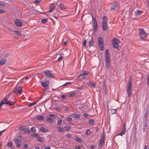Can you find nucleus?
Listing matches in <instances>:
<instances>
[{
	"label": "nucleus",
	"instance_id": "f257e3e1",
	"mask_svg": "<svg viewBox=\"0 0 149 149\" xmlns=\"http://www.w3.org/2000/svg\"><path fill=\"white\" fill-rule=\"evenodd\" d=\"M107 18L106 16H104L102 18V28L103 31H106L108 28Z\"/></svg>",
	"mask_w": 149,
	"mask_h": 149
},
{
	"label": "nucleus",
	"instance_id": "f03ea898",
	"mask_svg": "<svg viewBox=\"0 0 149 149\" xmlns=\"http://www.w3.org/2000/svg\"><path fill=\"white\" fill-rule=\"evenodd\" d=\"M97 41L100 49L102 51H103L104 50V44L102 38L101 37H99L97 38Z\"/></svg>",
	"mask_w": 149,
	"mask_h": 149
},
{
	"label": "nucleus",
	"instance_id": "7ed1b4c3",
	"mask_svg": "<svg viewBox=\"0 0 149 149\" xmlns=\"http://www.w3.org/2000/svg\"><path fill=\"white\" fill-rule=\"evenodd\" d=\"M127 93L128 97H130L132 93V81L131 78L129 80L128 85L127 87Z\"/></svg>",
	"mask_w": 149,
	"mask_h": 149
},
{
	"label": "nucleus",
	"instance_id": "20e7f679",
	"mask_svg": "<svg viewBox=\"0 0 149 149\" xmlns=\"http://www.w3.org/2000/svg\"><path fill=\"white\" fill-rule=\"evenodd\" d=\"M120 41L119 39L113 38V39L112 45L114 48L118 49L119 47V44Z\"/></svg>",
	"mask_w": 149,
	"mask_h": 149
},
{
	"label": "nucleus",
	"instance_id": "39448f33",
	"mask_svg": "<svg viewBox=\"0 0 149 149\" xmlns=\"http://www.w3.org/2000/svg\"><path fill=\"white\" fill-rule=\"evenodd\" d=\"M88 74V72L85 70L83 73L80 75L78 77L79 78H81V80L82 79L87 80L89 77Z\"/></svg>",
	"mask_w": 149,
	"mask_h": 149
},
{
	"label": "nucleus",
	"instance_id": "423d86ee",
	"mask_svg": "<svg viewBox=\"0 0 149 149\" xmlns=\"http://www.w3.org/2000/svg\"><path fill=\"white\" fill-rule=\"evenodd\" d=\"M101 135L102 137L101 138L98 144V147L99 148H100L102 147L105 141V135L103 133L101 134Z\"/></svg>",
	"mask_w": 149,
	"mask_h": 149
},
{
	"label": "nucleus",
	"instance_id": "0eeeda50",
	"mask_svg": "<svg viewBox=\"0 0 149 149\" xmlns=\"http://www.w3.org/2000/svg\"><path fill=\"white\" fill-rule=\"evenodd\" d=\"M140 37L141 39H143L147 36L148 33H146L143 29H139Z\"/></svg>",
	"mask_w": 149,
	"mask_h": 149
},
{
	"label": "nucleus",
	"instance_id": "6e6552de",
	"mask_svg": "<svg viewBox=\"0 0 149 149\" xmlns=\"http://www.w3.org/2000/svg\"><path fill=\"white\" fill-rule=\"evenodd\" d=\"M56 117L55 115L54 114H50L49 116L47 118V121L49 122L52 123L54 122V118Z\"/></svg>",
	"mask_w": 149,
	"mask_h": 149
},
{
	"label": "nucleus",
	"instance_id": "1a4fd4ad",
	"mask_svg": "<svg viewBox=\"0 0 149 149\" xmlns=\"http://www.w3.org/2000/svg\"><path fill=\"white\" fill-rule=\"evenodd\" d=\"M49 81L47 80H45V81H42L40 82V84L42 86L45 88L47 89H48L47 86L49 85Z\"/></svg>",
	"mask_w": 149,
	"mask_h": 149
},
{
	"label": "nucleus",
	"instance_id": "9d476101",
	"mask_svg": "<svg viewBox=\"0 0 149 149\" xmlns=\"http://www.w3.org/2000/svg\"><path fill=\"white\" fill-rule=\"evenodd\" d=\"M22 140L20 139H18L15 138L14 139V142L16 146L18 148H19L20 146V143L22 141Z\"/></svg>",
	"mask_w": 149,
	"mask_h": 149
},
{
	"label": "nucleus",
	"instance_id": "9b49d317",
	"mask_svg": "<svg viewBox=\"0 0 149 149\" xmlns=\"http://www.w3.org/2000/svg\"><path fill=\"white\" fill-rule=\"evenodd\" d=\"M22 88L21 87H17L14 90L13 92L17 94H21L22 93Z\"/></svg>",
	"mask_w": 149,
	"mask_h": 149
},
{
	"label": "nucleus",
	"instance_id": "f8f14e48",
	"mask_svg": "<svg viewBox=\"0 0 149 149\" xmlns=\"http://www.w3.org/2000/svg\"><path fill=\"white\" fill-rule=\"evenodd\" d=\"M44 73L46 76L49 78H52L53 77V74L50 71H45L44 72Z\"/></svg>",
	"mask_w": 149,
	"mask_h": 149
},
{
	"label": "nucleus",
	"instance_id": "ddd939ff",
	"mask_svg": "<svg viewBox=\"0 0 149 149\" xmlns=\"http://www.w3.org/2000/svg\"><path fill=\"white\" fill-rule=\"evenodd\" d=\"M110 59L109 57H106V62L105 65H106V68L109 69L110 66Z\"/></svg>",
	"mask_w": 149,
	"mask_h": 149
},
{
	"label": "nucleus",
	"instance_id": "4468645a",
	"mask_svg": "<svg viewBox=\"0 0 149 149\" xmlns=\"http://www.w3.org/2000/svg\"><path fill=\"white\" fill-rule=\"evenodd\" d=\"M7 100V97L4 98L3 100L0 103V107H1L3 104H6Z\"/></svg>",
	"mask_w": 149,
	"mask_h": 149
},
{
	"label": "nucleus",
	"instance_id": "2eb2a0df",
	"mask_svg": "<svg viewBox=\"0 0 149 149\" xmlns=\"http://www.w3.org/2000/svg\"><path fill=\"white\" fill-rule=\"evenodd\" d=\"M15 23L16 25L19 26H22V23L18 19H16L15 21Z\"/></svg>",
	"mask_w": 149,
	"mask_h": 149
},
{
	"label": "nucleus",
	"instance_id": "dca6fc26",
	"mask_svg": "<svg viewBox=\"0 0 149 149\" xmlns=\"http://www.w3.org/2000/svg\"><path fill=\"white\" fill-rule=\"evenodd\" d=\"M118 6V3L115 2L112 6H111V10H114L115 9L116 7Z\"/></svg>",
	"mask_w": 149,
	"mask_h": 149
},
{
	"label": "nucleus",
	"instance_id": "f3484780",
	"mask_svg": "<svg viewBox=\"0 0 149 149\" xmlns=\"http://www.w3.org/2000/svg\"><path fill=\"white\" fill-rule=\"evenodd\" d=\"M36 119L39 120H42L44 119L43 117L41 115H39L36 116Z\"/></svg>",
	"mask_w": 149,
	"mask_h": 149
},
{
	"label": "nucleus",
	"instance_id": "a211bd4d",
	"mask_svg": "<svg viewBox=\"0 0 149 149\" xmlns=\"http://www.w3.org/2000/svg\"><path fill=\"white\" fill-rule=\"evenodd\" d=\"M58 6L60 9L62 10H63L67 8L66 6L62 4H59Z\"/></svg>",
	"mask_w": 149,
	"mask_h": 149
},
{
	"label": "nucleus",
	"instance_id": "6ab92c4d",
	"mask_svg": "<svg viewBox=\"0 0 149 149\" xmlns=\"http://www.w3.org/2000/svg\"><path fill=\"white\" fill-rule=\"evenodd\" d=\"M147 125V122H143V132L145 133L146 129V127Z\"/></svg>",
	"mask_w": 149,
	"mask_h": 149
},
{
	"label": "nucleus",
	"instance_id": "aec40b11",
	"mask_svg": "<svg viewBox=\"0 0 149 149\" xmlns=\"http://www.w3.org/2000/svg\"><path fill=\"white\" fill-rule=\"evenodd\" d=\"M148 116V113L147 112H145L144 116L143 118V122H147V117Z\"/></svg>",
	"mask_w": 149,
	"mask_h": 149
},
{
	"label": "nucleus",
	"instance_id": "412c9836",
	"mask_svg": "<svg viewBox=\"0 0 149 149\" xmlns=\"http://www.w3.org/2000/svg\"><path fill=\"white\" fill-rule=\"evenodd\" d=\"M89 46L90 47L93 46V41L92 38L90 39L88 41Z\"/></svg>",
	"mask_w": 149,
	"mask_h": 149
},
{
	"label": "nucleus",
	"instance_id": "4be33fe9",
	"mask_svg": "<svg viewBox=\"0 0 149 149\" xmlns=\"http://www.w3.org/2000/svg\"><path fill=\"white\" fill-rule=\"evenodd\" d=\"M92 19L93 21V26L98 25L97 21L96 20L95 18V17H92Z\"/></svg>",
	"mask_w": 149,
	"mask_h": 149
},
{
	"label": "nucleus",
	"instance_id": "5701e85b",
	"mask_svg": "<svg viewBox=\"0 0 149 149\" xmlns=\"http://www.w3.org/2000/svg\"><path fill=\"white\" fill-rule=\"evenodd\" d=\"M40 130L43 133L46 132L48 131V130L47 129H45L43 127H40Z\"/></svg>",
	"mask_w": 149,
	"mask_h": 149
},
{
	"label": "nucleus",
	"instance_id": "b1692460",
	"mask_svg": "<svg viewBox=\"0 0 149 149\" xmlns=\"http://www.w3.org/2000/svg\"><path fill=\"white\" fill-rule=\"evenodd\" d=\"M126 132V129H123L120 132V134H119L118 135L122 136L124 134H125Z\"/></svg>",
	"mask_w": 149,
	"mask_h": 149
},
{
	"label": "nucleus",
	"instance_id": "393cba45",
	"mask_svg": "<svg viewBox=\"0 0 149 149\" xmlns=\"http://www.w3.org/2000/svg\"><path fill=\"white\" fill-rule=\"evenodd\" d=\"M6 62V59L5 58H2L0 61V64L3 65Z\"/></svg>",
	"mask_w": 149,
	"mask_h": 149
},
{
	"label": "nucleus",
	"instance_id": "a878e982",
	"mask_svg": "<svg viewBox=\"0 0 149 149\" xmlns=\"http://www.w3.org/2000/svg\"><path fill=\"white\" fill-rule=\"evenodd\" d=\"M15 102H11L10 101H8L7 100L6 104H8L9 105L11 106L12 105H14L15 104Z\"/></svg>",
	"mask_w": 149,
	"mask_h": 149
},
{
	"label": "nucleus",
	"instance_id": "bb28decb",
	"mask_svg": "<svg viewBox=\"0 0 149 149\" xmlns=\"http://www.w3.org/2000/svg\"><path fill=\"white\" fill-rule=\"evenodd\" d=\"M75 140L79 142H81L82 141V140L78 136H76L75 137Z\"/></svg>",
	"mask_w": 149,
	"mask_h": 149
},
{
	"label": "nucleus",
	"instance_id": "cd10ccee",
	"mask_svg": "<svg viewBox=\"0 0 149 149\" xmlns=\"http://www.w3.org/2000/svg\"><path fill=\"white\" fill-rule=\"evenodd\" d=\"M64 55V54L63 53L60 54L59 55H60V57L58 58L57 61H61L63 57V56H62V55Z\"/></svg>",
	"mask_w": 149,
	"mask_h": 149
},
{
	"label": "nucleus",
	"instance_id": "c85d7f7f",
	"mask_svg": "<svg viewBox=\"0 0 149 149\" xmlns=\"http://www.w3.org/2000/svg\"><path fill=\"white\" fill-rule=\"evenodd\" d=\"M55 9V7L54 6H51L50 7L49 10L48 11V12L51 13Z\"/></svg>",
	"mask_w": 149,
	"mask_h": 149
},
{
	"label": "nucleus",
	"instance_id": "c756f323",
	"mask_svg": "<svg viewBox=\"0 0 149 149\" xmlns=\"http://www.w3.org/2000/svg\"><path fill=\"white\" fill-rule=\"evenodd\" d=\"M70 128V127L69 126L65 127L63 129V131H67L69 130Z\"/></svg>",
	"mask_w": 149,
	"mask_h": 149
},
{
	"label": "nucleus",
	"instance_id": "7c9ffc66",
	"mask_svg": "<svg viewBox=\"0 0 149 149\" xmlns=\"http://www.w3.org/2000/svg\"><path fill=\"white\" fill-rule=\"evenodd\" d=\"M94 122V121L93 120L91 119L88 121V123L89 125H93Z\"/></svg>",
	"mask_w": 149,
	"mask_h": 149
},
{
	"label": "nucleus",
	"instance_id": "2f4dec72",
	"mask_svg": "<svg viewBox=\"0 0 149 149\" xmlns=\"http://www.w3.org/2000/svg\"><path fill=\"white\" fill-rule=\"evenodd\" d=\"M14 32L18 36H21L22 35L21 33L19 31L15 30Z\"/></svg>",
	"mask_w": 149,
	"mask_h": 149
},
{
	"label": "nucleus",
	"instance_id": "473e14b6",
	"mask_svg": "<svg viewBox=\"0 0 149 149\" xmlns=\"http://www.w3.org/2000/svg\"><path fill=\"white\" fill-rule=\"evenodd\" d=\"M91 133V129H87L86 131V134L87 135H90Z\"/></svg>",
	"mask_w": 149,
	"mask_h": 149
},
{
	"label": "nucleus",
	"instance_id": "72a5a7b5",
	"mask_svg": "<svg viewBox=\"0 0 149 149\" xmlns=\"http://www.w3.org/2000/svg\"><path fill=\"white\" fill-rule=\"evenodd\" d=\"M74 116V117L76 118H79L80 117V116L78 114H77L75 113H74L72 114Z\"/></svg>",
	"mask_w": 149,
	"mask_h": 149
},
{
	"label": "nucleus",
	"instance_id": "f704fd0d",
	"mask_svg": "<svg viewBox=\"0 0 149 149\" xmlns=\"http://www.w3.org/2000/svg\"><path fill=\"white\" fill-rule=\"evenodd\" d=\"M48 21V19L47 18L43 19L41 20V22L42 23H45Z\"/></svg>",
	"mask_w": 149,
	"mask_h": 149
},
{
	"label": "nucleus",
	"instance_id": "c9c22d12",
	"mask_svg": "<svg viewBox=\"0 0 149 149\" xmlns=\"http://www.w3.org/2000/svg\"><path fill=\"white\" fill-rule=\"evenodd\" d=\"M57 131L59 132H61L62 131H63V129H62V128L61 127H57Z\"/></svg>",
	"mask_w": 149,
	"mask_h": 149
},
{
	"label": "nucleus",
	"instance_id": "e433bc0d",
	"mask_svg": "<svg viewBox=\"0 0 149 149\" xmlns=\"http://www.w3.org/2000/svg\"><path fill=\"white\" fill-rule=\"evenodd\" d=\"M105 56L106 57H109V54L108 49H107L106 51L105 52Z\"/></svg>",
	"mask_w": 149,
	"mask_h": 149
},
{
	"label": "nucleus",
	"instance_id": "4c0bfd02",
	"mask_svg": "<svg viewBox=\"0 0 149 149\" xmlns=\"http://www.w3.org/2000/svg\"><path fill=\"white\" fill-rule=\"evenodd\" d=\"M0 6L4 7L6 6V3L3 1H0Z\"/></svg>",
	"mask_w": 149,
	"mask_h": 149
},
{
	"label": "nucleus",
	"instance_id": "58836bf2",
	"mask_svg": "<svg viewBox=\"0 0 149 149\" xmlns=\"http://www.w3.org/2000/svg\"><path fill=\"white\" fill-rule=\"evenodd\" d=\"M141 12V11L139 10H136V11L134 13V14L135 15H138L140 14V13Z\"/></svg>",
	"mask_w": 149,
	"mask_h": 149
},
{
	"label": "nucleus",
	"instance_id": "ea45409f",
	"mask_svg": "<svg viewBox=\"0 0 149 149\" xmlns=\"http://www.w3.org/2000/svg\"><path fill=\"white\" fill-rule=\"evenodd\" d=\"M37 140L40 142H41L42 140V137L38 136L37 137Z\"/></svg>",
	"mask_w": 149,
	"mask_h": 149
},
{
	"label": "nucleus",
	"instance_id": "a19ab883",
	"mask_svg": "<svg viewBox=\"0 0 149 149\" xmlns=\"http://www.w3.org/2000/svg\"><path fill=\"white\" fill-rule=\"evenodd\" d=\"M23 131L25 133H29L30 132V131L29 130L27 129V128H25Z\"/></svg>",
	"mask_w": 149,
	"mask_h": 149
},
{
	"label": "nucleus",
	"instance_id": "79ce46f5",
	"mask_svg": "<svg viewBox=\"0 0 149 149\" xmlns=\"http://www.w3.org/2000/svg\"><path fill=\"white\" fill-rule=\"evenodd\" d=\"M71 84H72V83H71V82H67L65 83L64 84H63L62 85V86L63 87H64V86H67L68 85Z\"/></svg>",
	"mask_w": 149,
	"mask_h": 149
},
{
	"label": "nucleus",
	"instance_id": "37998d69",
	"mask_svg": "<svg viewBox=\"0 0 149 149\" xmlns=\"http://www.w3.org/2000/svg\"><path fill=\"white\" fill-rule=\"evenodd\" d=\"M97 26L98 25H94L93 26V29L95 31H96L97 30Z\"/></svg>",
	"mask_w": 149,
	"mask_h": 149
},
{
	"label": "nucleus",
	"instance_id": "c03bdc74",
	"mask_svg": "<svg viewBox=\"0 0 149 149\" xmlns=\"http://www.w3.org/2000/svg\"><path fill=\"white\" fill-rule=\"evenodd\" d=\"M36 104V102H34L28 104V106L29 107H31L33 105Z\"/></svg>",
	"mask_w": 149,
	"mask_h": 149
},
{
	"label": "nucleus",
	"instance_id": "a18cd8bd",
	"mask_svg": "<svg viewBox=\"0 0 149 149\" xmlns=\"http://www.w3.org/2000/svg\"><path fill=\"white\" fill-rule=\"evenodd\" d=\"M86 39L84 40L83 43L82 44V45L83 46H84V47H86Z\"/></svg>",
	"mask_w": 149,
	"mask_h": 149
},
{
	"label": "nucleus",
	"instance_id": "49530a36",
	"mask_svg": "<svg viewBox=\"0 0 149 149\" xmlns=\"http://www.w3.org/2000/svg\"><path fill=\"white\" fill-rule=\"evenodd\" d=\"M84 86H81L80 87H77V89L78 90H82L84 89Z\"/></svg>",
	"mask_w": 149,
	"mask_h": 149
},
{
	"label": "nucleus",
	"instance_id": "de8ad7c7",
	"mask_svg": "<svg viewBox=\"0 0 149 149\" xmlns=\"http://www.w3.org/2000/svg\"><path fill=\"white\" fill-rule=\"evenodd\" d=\"M147 83L148 85H149V75L147 76Z\"/></svg>",
	"mask_w": 149,
	"mask_h": 149
},
{
	"label": "nucleus",
	"instance_id": "09e8293b",
	"mask_svg": "<svg viewBox=\"0 0 149 149\" xmlns=\"http://www.w3.org/2000/svg\"><path fill=\"white\" fill-rule=\"evenodd\" d=\"M31 130L32 132H36V129L34 127H31Z\"/></svg>",
	"mask_w": 149,
	"mask_h": 149
},
{
	"label": "nucleus",
	"instance_id": "8fccbe9b",
	"mask_svg": "<svg viewBox=\"0 0 149 149\" xmlns=\"http://www.w3.org/2000/svg\"><path fill=\"white\" fill-rule=\"evenodd\" d=\"M44 149H50V147L48 146H43V147Z\"/></svg>",
	"mask_w": 149,
	"mask_h": 149
},
{
	"label": "nucleus",
	"instance_id": "3c124183",
	"mask_svg": "<svg viewBox=\"0 0 149 149\" xmlns=\"http://www.w3.org/2000/svg\"><path fill=\"white\" fill-rule=\"evenodd\" d=\"M75 95V93H71V94H69L68 95V96L69 97H73V96H74Z\"/></svg>",
	"mask_w": 149,
	"mask_h": 149
},
{
	"label": "nucleus",
	"instance_id": "603ef678",
	"mask_svg": "<svg viewBox=\"0 0 149 149\" xmlns=\"http://www.w3.org/2000/svg\"><path fill=\"white\" fill-rule=\"evenodd\" d=\"M62 123V120H58L57 121V124L58 125H61Z\"/></svg>",
	"mask_w": 149,
	"mask_h": 149
},
{
	"label": "nucleus",
	"instance_id": "864d4df0",
	"mask_svg": "<svg viewBox=\"0 0 149 149\" xmlns=\"http://www.w3.org/2000/svg\"><path fill=\"white\" fill-rule=\"evenodd\" d=\"M41 1L42 0H36L35 1V2L36 3L38 4L40 3L41 2Z\"/></svg>",
	"mask_w": 149,
	"mask_h": 149
},
{
	"label": "nucleus",
	"instance_id": "5fc2aeb1",
	"mask_svg": "<svg viewBox=\"0 0 149 149\" xmlns=\"http://www.w3.org/2000/svg\"><path fill=\"white\" fill-rule=\"evenodd\" d=\"M12 144L13 143L11 142H10L8 143L7 146L9 147H11L12 146Z\"/></svg>",
	"mask_w": 149,
	"mask_h": 149
},
{
	"label": "nucleus",
	"instance_id": "6e6d98bb",
	"mask_svg": "<svg viewBox=\"0 0 149 149\" xmlns=\"http://www.w3.org/2000/svg\"><path fill=\"white\" fill-rule=\"evenodd\" d=\"M103 90L104 92L106 94L107 91V87L103 88Z\"/></svg>",
	"mask_w": 149,
	"mask_h": 149
},
{
	"label": "nucleus",
	"instance_id": "4d7b16f0",
	"mask_svg": "<svg viewBox=\"0 0 149 149\" xmlns=\"http://www.w3.org/2000/svg\"><path fill=\"white\" fill-rule=\"evenodd\" d=\"M23 146L24 148H26L28 147L27 144L25 143L23 145Z\"/></svg>",
	"mask_w": 149,
	"mask_h": 149
},
{
	"label": "nucleus",
	"instance_id": "13d9d810",
	"mask_svg": "<svg viewBox=\"0 0 149 149\" xmlns=\"http://www.w3.org/2000/svg\"><path fill=\"white\" fill-rule=\"evenodd\" d=\"M112 114H113L116 113V111L115 109H111Z\"/></svg>",
	"mask_w": 149,
	"mask_h": 149
},
{
	"label": "nucleus",
	"instance_id": "bf43d9fd",
	"mask_svg": "<svg viewBox=\"0 0 149 149\" xmlns=\"http://www.w3.org/2000/svg\"><path fill=\"white\" fill-rule=\"evenodd\" d=\"M91 85L94 88H95V84L93 82H92L91 83Z\"/></svg>",
	"mask_w": 149,
	"mask_h": 149
},
{
	"label": "nucleus",
	"instance_id": "052dcab7",
	"mask_svg": "<svg viewBox=\"0 0 149 149\" xmlns=\"http://www.w3.org/2000/svg\"><path fill=\"white\" fill-rule=\"evenodd\" d=\"M6 129L4 130H3L0 131V137L2 135L3 132L6 130Z\"/></svg>",
	"mask_w": 149,
	"mask_h": 149
},
{
	"label": "nucleus",
	"instance_id": "680f3d73",
	"mask_svg": "<svg viewBox=\"0 0 149 149\" xmlns=\"http://www.w3.org/2000/svg\"><path fill=\"white\" fill-rule=\"evenodd\" d=\"M67 120L69 121H70L72 120V118L70 117H68L67 118Z\"/></svg>",
	"mask_w": 149,
	"mask_h": 149
},
{
	"label": "nucleus",
	"instance_id": "e2e57ef3",
	"mask_svg": "<svg viewBox=\"0 0 149 149\" xmlns=\"http://www.w3.org/2000/svg\"><path fill=\"white\" fill-rule=\"evenodd\" d=\"M5 12V11L3 9H0V13H4Z\"/></svg>",
	"mask_w": 149,
	"mask_h": 149
},
{
	"label": "nucleus",
	"instance_id": "0e129e2a",
	"mask_svg": "<svg viewBox=\"0 0 149 149\" xmlns=\"http://www.w3.org/2000/svg\"><path fill=\"white\" fill-rule=\"evenodd\" d=\"M83 116L85 117L86 118L88 116V115L87 113H84Z\"/></svg>",
	"mask_w": 149,
	"mask_h": 149
},
{
	"label": "nucleus",
	"instance_id": "69168bd1",
	"mask_svg": "<svg viewBox=\"0 0 149 149\" xmlns=\"http://www.w3.org/2000/svg\"><path fill=\"white\" fill-rule=\"evenodd\" d=\"M24 129V128L23 127L20 126V129L21 131H23Z\"/></svg>",
	"mask_w": 149,
	"mask_h": 149
},
{
	"label": "nucleus",
	"instance_id": "338daca9",
	"mask_svg": "<svg viewBox=\"0 0 149 149\" xmlns=\"http://www.w3.org/2000/svg\"><path fill=\"white\" fill-rule=\"evenodd\" d=\"M91 83L90 82H86V84L89 86L91 85Z\"/></svg>",
	"mask_w": 149,
	"mask_h": 149
},
{
	"label": "nucleus",
	"instance_id": "774afa93",
	"mask_svg": "<svg viewBox=\"0 0 149 149\" xmlns=\"http://www.w3.org/2000/svg\"><path fill=\"white\" fill-rule=\"evenodd\" d=\"M104 87H107V86H106V85L105 84V81H104V82L103 83V88H104Z\"/></svg>",
	"mask_w": 149,
	"mask_h": 149
}]
</instances>
